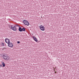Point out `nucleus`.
<instances>
[{"mask_svg": "<svg viewBox=\"0 0 79 79\" xmlns=\"http://www.w3.org/2000/svg\"><path fill=\"white\" fill-rule=\"evenodd\" d=\"M3 57L4 60H11V58L9 56L6 55H3Z\"/></svg>", "mask_w": 79, "mask_h": 79, "instance_id": "1", "label": "nucleus"}, {"mask_svg": "<svg viewBox=\"0 0 79 79\" xmlns=\"http://www.w3.org/2000/svg\"><path fill=\"white\" fill-rule=\"evenodd\" d=\"M17 43L18 44H19V43H20V42L19 41H18Z\"/></svg>", "mask_w": 79, "mask_h": 79, "instance_id": "13", "label": "nucleus"}, {"mask_svg": "<svg viewBox=\"0 0 79 79\" xmlns=\"http://www.w3.org/2000/svg\"><path fill=\"white\" fill-rule=\"evenodd\" d=\"M23 23L25 25H27V26H29V23L27 21H26V20H24L23 21Z\"/></svg>", "mask_w": 79, "mask_h": 79, "instance_id": "3", "label": "nucleus"}, {"mask_svg": "<svg viewBox=\"0 0 79 79\" xmlns=\"http://www.w3.org/2000/svg\"><path fill=\"white\" fill-rule=\"evenodd\" d=\"M26 30V29L24 28H22V31H25Z\"/></svg>", "mask_w": 79, "mask_h": 79, "instance_id": "10", "label": "nucleus"}, {"mask_svg": "<svg viewBox=\"0 0 79 79\" xmlns=\"http://www.w3.org/2000/svg\"><path fill=\"white\" fill-rule=\"evenodd\" d=\"M19 31L20 32H22V28H21V27H19Z\"/></svg>", "mask_w": 79, "mask_h": 79, "instance_id": "8", "label": "nucleus"}, {"mask_svg": "<svg viewBox=\"0 0 79 79\" xmlns=\"http://www.w3.org/2000/svg\"><path fill=\"white\" fill-rule=\"evenodd\" d=\"M16 26L17 27H20L19 25H16Z\"/></svg>", "mask_w": 79, "mask_h": 79, "instance_id": "11", "label": "nucleus"}, {"mask_svg": "<svg viewBox=\"0 0 79 79\" xmlns=\"http://www.w3.org/2000/svg\"><path fill=\"white\" fill-rule=\"evenodd\" d=\"M11 29L14 31H17V28L16 27V26L14 25H12L11 26Z\"/></svg>", "mask_w": 79, "mask_h": 79, "instance_id": "2", "label": "nucleus"}, {"mask_svg": "<svg viewBox=\"0 0 79 79\" xmlns=\"http://www.w3.org/2000/svg\"><path fill=\"white\" fill-rule=\"evenodd\" d=\"M40 29H41V31H45V27H44L43 26V25H41L40 26Z\"/></svg>", "mask_w": 79, "mask_h": 79, "instance_id": "4", "label": "nucleus"}, {"mask_svg": "<svg viewBox=\"0 0 79 79\" xmlns=\"http://www.w3.org/2000/svg\"><path fill=\"white\" fill-rule=\"evenodd\" d=\"M8 47H13V43L10 42L8 44Z\"/></svg>", "mask_w": 79, "mask_h": 79, "instance_id": "6", "label": "nucleus"}, {"mask_svg": "<svg viewBox=\"0 0 79 79\" xmlns=\"http://www.w3.org/2000/svg\"><path fill=\"white\" fill-rule=\"evenodd\" d=\"M2 65H0V68H2Z\"/></svg>", "mask_w": 79, "mask_h": 79, "instance_id": "12", "label": "nucleus"}, {"mask_svg": "<svg viewBox=\"0 0 79 79\" xmlns=\"http://www.w3.org/2000/svg\"><path fill=\"white\" fill-rule=\"evenodd\" d=\"M33 39L35 41V42H38V40H37V38L33 36Z\"/></svg>", "mask_w": 79, "mask_h": 79, "instance_id": "7", "label": "nucleus"}, {"mask_svg": "<svg viewBox=\"0 0 79 79\" xmlns=\"http://www.w3.org/2000/svg\"><path fill=\"white\" fill-rule=\"evenodd\" d=\"M1 63L2 65H3L2 67H5V64L4 62H2Z\"/></svg>", "mask_w": 79, "mask_h": 79, "instance_id": "9", "label": "nucleus"}, {"mask_svg": "<svg viewBox=\"0 0 79 79\" xmlns=\"http://www.w3.org/2000/svg\"><path fill=\"white\" fill-rule=\"evenodd\" d=\"M5 41L6 43L8 44H9L10 42V41L9 39L8 38L6 39H5Z\"/></svg>", "mask_w": 79, "mask_h": 79, "instance_id": "5", "label": "nucleus"}]
</instances>
